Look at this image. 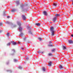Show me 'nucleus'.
<instances>
[{
    "instance_id": "1",
    "label": "nucleus",
    "mask_w": 73,
    "mask_h": 73,
    "mask_svg": "<svg viewBox=\"0 0 73 73\" xmlns=\"http://www.w3.org/2000/svg\"><path fill=\"white\" fill-rule=\"evenodd\" d=\"M56 25H53L51 26L50 29V31L51 32V36H53L54 35V28H56Z\"/></svg>"
},
{
    "instance_id": "2",
    "label": "nucleus",
    "mask_w": 73,
    "mask_h": 73,
    "mask_svg": "<svg viewBox=\"0 0 73 73\" xmlns=\"http://www.w3.org/2000/svg\"><path fill=\"white\" fill-rule=\"evenodd\" d=\"M18 25L19 26V32H21L20 35L22 37L24 35V34L23 33L21 32V31H22V27H21V24L20 23H18Z\"/></svg>"
},
{
    "instance_id": "3",
    "label": "nucleus",
    "mask_w": 73,
    "mask_h": 73,
    "mask_svg": "<svg viewBox=\"0 0 73 73\" xmlns=\"http://www.w3.org/2000/svg\"><path fill=\"white\" fill-rule=\"evenodd\" d=\"M62 48L63 49V50H66V49H67L66 46V45L64 46V45H62Z\"/></svg>"
},
{
    "instance_id": "4",
    "label": "nucleus",
    "mask_w": 73,
    "mask_h": 73,
    "mask_svg": "<svg viewBox=\"0 0 73 73\" xmlns=\"http://www.w3.org/2000/svg\"><path fill=\"white\" fill-rule=\"evenodd\" d=\"M52 21L54 23H56L57 22V18L56 17L52 19Z\"/></svg>"
},
{
    "instance_id": "5",
    "label": "nucleus",
    "mask_w": 73,
    "mask_h": 73,
    "mask_svg": "<svg viewBox=\"0 0 73 73\" xmlns=\"http://www.w3.org/2000/svg\"><path fill=\"white\" fill-rule=\"evenodd\" d=\"M49 65L48 66H52V64H53V62L52 61H50L48 62Z\"/></svg>"
},
{
    "instance_id": "6",
    "label": "nucleus",
    "mask_w": 73,
    "mask_h": 73,
    "mask_svg": "<svg viewBox=\"0 0 73 73\" xmlns=\"http://www.w3.org/2000/svg\"><path fill=\"white\" fill-rule=\"evenodd\" d=\"M43 13L44 16H48V13L46 11H44L43 12Z\"/></svg>"
},
{
    "instance_id": "7",
    "label": "nucleus",
    "mask_w": 73,
    "mask_h": 73,
    "mask_svg": "<svg viewBox=\"0 0 73 73\" xmlns=\"http://www.w3.org/2000/svg\"><path fill=\"white\" fill-rule=\"evenodd\" d=\"M68 43H69V44H73V40H68Z\"/></svg>"
},
{
    "instance_id": "8",
    "label": "nucleus",
    "mask_w": 73,
    "mask_h": 73,
    "mask_svg": "<svg viewBox=\"0 0 73 73\" xmlns=\"http://www.w3.org/2000/svg\"><path fill=\"white\" fill-rule=\"evenodd\" d=\"M22 18L23 20H26V17L24 15H23L22 16Z\"/></svg>"
},
{
    "instance_id": "9",
    "label": "nucleus",
    "mask_w": 73,
    "mask_h": 73,
    "mask_svg": "<svg viewBox=\"0 0 73 73\" xmlns=\"http://www.w3.org/2000/svg\"><path fill=\"white\" fill-rule=\"evenodd\" d=\"M24 6H28V5L27 4H26L25 5H24L22 4V5H21V7H24Z\"/></svg>"
},
{
    "instance_id": "10",
    "label": "nucleus",
    "mask_w": 73,
    "mask_h": 73,
    "mask_svg": "<svg viewBox=\"0 0 73 73\" xmlns=\"http://www.w3.org/2000/svg\"><path fill=\"white\" fill-rule=\"evenodd\" d=\"M59 68L61 69H63V68L64 66H62V65H60L59 66Z\"/></svg>"
},
{
    "instance_id": "11",
    "label": "nucleus",
    "mask_w": 73,
    "mask_h": 73,
    "mask_svg": "<svg viewBox=\"0 0 73 73\" xmlns=\"http://www.w3.org/2000/svg\"><path fill=\"white\" fill-rule=\"evenodd\" d=\"M57 2L54 3L53 4V6H55V7H56V6H57Z\"/></svg>"
},
{
    "instance_id": "12",
    "label": "nucleus",
    "mask_w": 73,
    "mask_h": 73,
    "mask_svg": "<svg viewBox=\"0 0 73 73\" xmlns=\"http://www.w3.org/2000/svg\"><path fill=\"white\" fill-rule=\"evenodd\" d=\"M11 42H13V45H16V44H17V43L16 42H14L13 41Z\"/></svg>"
},
{
    "instance_id": "13",
    "label": "nucleus",
    "mask_w": 73,
    "mask_h": 73,
    "mask_svg": "<svg viewBox=\"0 0 73 73\" xmlns=\"http://www.w3.org/2000/svg\"><path fill=\"white\" fill-rule=\"evenodd\" d=\"M48 56H52V54L51 52H50L48 54Z\"/></svg>"
},
{
    "instance_id": "14",
    "label": "nucleus",
    "mask_w": 73,
    "mask_h": 73,
    "mask_svg": "<svg viewBox=\"0 0 73 73\" xmlns=\"http://www.w3.org/2000/svg\"><path fill=\"white\" fill-rule=\"evenodd\" d=\"M40 24H41V23H36L35 24V25H37V26H38L39 27H40Z\"/></svg>"
},
{
    "instance_id": "15",
    "label": "nucleus",
    "mask_w": 73,
    "mask_h": 73,
    "mask_svg": "<svg viewBox=\"0 0 73 73\" xmlns=\"http://www.w3.org/2000/svg\"><path fill=\"white\" fill-rule=\"evenodd\" d=\"M55 16L56 17H58V16H61V15L60 14H56L55 15Z\"/></svg>"
},
{
    "instance_id": "16",
    "label": "nucleus",
    "mask_w": 73,
    "mask_h": 73,
    "mask_svg": "<svg viewBox=\"0 0 73 73\" xmlns=\"http://www.w3.org/2000/svg\"><path fill=\"white\" fill-rule=\"evenodd\" d=\"M42 70L43 72H45L46 69L45 68L43 67L42 68Z\"/></svg>"
},
{
    "instance_id": "17",
    "label": "nucleus",
    "mask_w": 73,
    "mask_h": 73,
    "mask_svg": "<svg viewBox=\"0 0 73 73\" xmlns=\"http://www.w3.org/2000/svg\"><path fill=\"white\" fill-rule=\"evenodd\" d=\"M29 34H31V35H32V33L31 32V30H30L29 31Z\"/></svg>"
},
{
    "instance_id": "18",
    "label": "nucleus",
    "mask_w": 73,
    "mask_h": 73,
    "mask_svg": "<svg viewBox=\"0 0 73 73\" xmlns=\"http://www.w3.org/2000/svg\"><path fill=\"white\" fill-rule=\"evenodd\" d=\"M11 44V43L10 42H9L8 43H7V46H10V44Z\"/></svg>"
},
{
    "instance_id": "19",
    "label": "nucleus",
    "mask_w": 73,
    "mask_h": 73,
    "mask_svg": "<svg viewBox=\"0 0 73 73\" xmlns=\"http://www.w3.org/2000/svg\"><path fill=\"white\" fill-rule=\"evenodd\" d=\"M55 50H56V49H55V48H54L52 50V52H55Z\"/></svg>"
},
{
    "instance_id": "20",
    "label": "nucleus",
    "mask_w": 73,
    "mask_h": 73,
    "mask_svg": "<svg viewBox=\"0 0 73 73\" xmlns=\"http://www.w3.org/2000/svg\"><path fill=\"white\" fill-rule=\"evenodd\" d=\"M38 40H40V41H41V40H42V38L39 37L38 38Z\"/></svg>"
},
{
    "instance_id": "21",
    "label": "nucleus",
    "mask_w": 73,
    "mask_h": 73,
    "mask_svg": "<svg viewBox=\"0 0 73 73\" xmlns=\"http://www.w3.org/2000/svg\"><path fill=\"white\" fill-rule=\"evenodd\" d=\"M11 11L12 12H15V10L13 9Z\"/></svg>"
},
{
    "instance_id": "22",
    "label": "nucleus",
    "mask_w": 73,
    "mask_h": 73,
    "mask_svg": "<svg viewBox=\"0 0 73 73\" xmlns=\"http://www.w3.org/2000/svg\"><path fill=\"white\" fill-rule=\"evenodd\" d=\"M26 39H27V38L25 37L23 39V40L24 41H25V40H26Z\"/></svg>"
},
{
    "instance_id": "23",
    "label": "nucleus",
    "mask_w": 73,
    "mask_h": 73,
    "mask_svg": "<svg viewBox=\"0 0 73 73\" xmlns=\"http://www.w3.org/2000/svg\"><path fill=\"white\" fill-rule=\"evenodd\" d=\"M14 61L15 62H16V61H17V60L15 59H14Z\"/></svg>"
},
{
    "instance_id": "24",
    "label": "nucleus",
    "mask_w": 73,
    "mask_h": 73,
    "mask_svg": "<svg viewBox=\"0 0 73 73\" xmlns=\"http://www.w3.org/2000/svg\"><path fill=\"white\" fill-rule=\"evenodd\" d=\"M27 43H30V41L29 40H28L27 41Z\"/></svg>"
},
{
    "instance_id": "25",
    "label": "nucleus",
    "mask_w": 73,
    "mask_h": 73,
    "mask_svg": "<svg viewBox=\"0 0 73 73\" xmlns=\"http://www.w3.org/2000/svg\"><path fill=\"white\" fill-rule=\"evenodd\" d=\"M17 27V26L16 25H14L13 26V28H15V27Z\"/></svg>"
},
{
    "instance_id": "26",
    "label": "nucleus",
    "mask_w": 73,
    "mask_h": 73,
    "mask_svg": "<svg viewBox=\"0 0 73 73\" xmlns=\"http://www.w3.org/2000/svg\"><path fill=\"white\" fill-rule=\"evenodd\" d=\"M3 25V24L2 23H0V26H1Z\"/></svg>"
},
{
    "instance_id": "27",
    "label": "nucleus",
    "mask_w": 73,
    "mask_h": 73,
    "mask_svg": "<svg viewBox=\"0 0 73 73\" xmlns=\"http://www.w3.org/2000/svg\"><path fill=\"white\" fill-rule=\"evenodd\" d=\"M21 49H22L23 50H24V49L23 48V47H21Z\"/></svg>"
},
{
    "instance_id": "28",
    "label": "nucleus",
    "mask_w": 73,
    "mask_h": 73,
    "mask_svg": "<svg viewBox=\"0 0 73 73\" xmlns=\"http://www.w3.org/2000/svg\"><path fill=\"white\" fill-rule=\"evenodd\" d=\"M19 69H22V67H19Z\"/></svg>"
},
{
    "instance_id": "29",
    "label": "nucleus",
    "mask_w": 73,
    "mask_h": 73,
    "mask_svg": "<svg viewBox=\"0 0 73 73\" xmlns=\"http://www.w3.org/2000/svg\"><path fill=\"white\" fill-rule=\"evenodd\" d=\"M7 36H9V33H7Z\"/></svg>"
},
{
    "instance_id": "30",
    "label": "nucleus",
    "mask_w": 73,
    "mask_h": 73,
    "mask_svg": "<svg viewBox=\"0 0 73 73\" xmlns=\"http://www.w3.org/2000/svg\"><path fill=\"white\" fill-rule=\"evenodd\" d=\"M26 59L27 60H29V58L27 57V58H26Z\"/></svg>"
},
{
    "instance_id": "31",
    "label": "nucleus",
    "mask_w": 73,
    "mask_h": 73,
    "mask_svg": "<svg viewBox=\"0 0 73 73\" xmlns=\"http://www.w3.org/2000/svg\"><path fill=\"white\" fill-rule=\"evenodd\" d=\"M49 44H51V43H52V42L50 41L49 42Z\"/></svg>"
},
{
    "instance_id": "32",
    "label": "nucleus",
    "mask_w": 73,
    "mask_h": 73,
    "mask_svg": "<svg viewBox=\"0 0 73 73\" xmlns=\"http://www.w3.org/2000/svg\"><path fill=\"white\" fill-rule=\"evenodd\" d=\"M72 1V5H73V0H72V1Z\"/></svg>"
},
{
    "instance_id": "33",
    "label": "nucleus",
    "mask_w": 73,
    "mask_h": 73,
    "mask_svg": "<svg viewBox=\"0 0 73 73\" xmlns=\"http://www.w3.org/2000/svg\"><path fill=\"white\" fill-rule=\"evenodd\" d=\"M7 24H9V22H7Z\"/></svg>"
},
{
    "instance_id": "34",
    "label": "nucleus",
    "mask_w": 73,
    "mask_h": 73,
    "mask_svg": "<svg viewBox=\"0 0 73 73\" xmlns=\"http://www.w3.org/2000/svg\"><path fill=\"white\" fill-rule=\"evenodd\" d=\"M7 18H9V17H10L7 16Z\"/></svg>"
},
{
    "instance_id": "35",
    "label": "nucleus",
    "mask_w": 73,
    "mask_h": 73,
    "mask_svg": "<svg viewBox=\"0 0 73 73\" xmlns=\"http://www.w3.org/2000/svg\"><path fill=\"white\" fill-rule=\"evenodd\" d=\"M71 36H72V37H73V34H72L71 35Z\"/></svg>"
},
{
    "instance_id": "36",
    "label": "nucleus",
    "mask_w": 73,
    "mask_h": 73,
    "mask_svg": "<svg viewBox=\"0 0 73 73\" xmlns=\"http://www.w3.org/2000/svg\"><path fill=\"white\" fill-rule=\"evenodd\" d=\"M41 53H42V54L43 53H44V52H41Z\"/></svg>"
},
{
    "instance_id": "37",
    "label": "nucleus",
    "mask_w": 73,
    "mask_h": 73,
    "mask_svg": "<svg viewBox=\"0 0 73 73\" xmlns=\"http://www.w3.org/2000/svg\"><path fill=\"white\" fill-rule=\"evenodd\" d=\"M18 43H19V44H20V42H18Z\"/></svg>"
},
{
    "instance_id": "38",
    "label": "nucleus",
    "mask_w": 73,
    "mask_h": 73,
    "mask_svg": "<svg viewBox=\"0 0 73 73\" xmlns=\"http://www.w3.org/2000/svg\"><path fill=\"white\" fill-rule=\"evenodd\" d=\"M34 2H36V1H35V0L34 1Z\"/></svg>"
},
{
    "instance_id": "39",
    "label": "nucleus",
    "mask_w": 73,
    "mask_h": 73,
    "mask_svg": "<svg viewBox=\"0 0 73 73\" xmlns=\"http://www.w3.org/2000/svg\"><path fill=\"white\" fill-rule=\"evenodd\" d=\"M70 57V56H68V57Z\"/></svg>"
},
{
    "instance_id": "40",
    "label": "nucleus",
    "mask_w": 73,
    "mask_h": 73,
    "mask_svg": "<svg viewBox=\"0 0 73 73\" xmlns=\"http://www.w3.org/2000/svg\"><path fill=\"white\" fill-rule=\"evenodd\" d=\"M0 33H1V31H0Z\"/></svg>"
},
{
    "instance_id": "41",
    "label": "nucleus",
    "mask_w": 73,
    "mask_h": 73,
    "mask_svg": "<svg viewBox=\"0 0 73 73\" xmlns=\"http://www.w3.org/2000/svg\"><path fill=\"white\" fill-rule=\"evenodd\" d=\"M38 53H40V52H38Z\"/></svg>"
},
{
    "instance_id": "42",
    "label": "nucleus",
    "mask_w": 73,
    "mask_h": 73,
    "mask_svg": "<svg viewBox=\"0 0 73 73\" xmlns=\"http://www.w3.org/2000/svg\"><path fill=\"white\" fill-rule=\"evenodd\" d=\"M69 13H70V12H69Z\"/></svg>"
}]
</instances>
